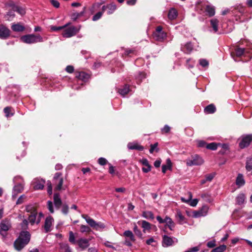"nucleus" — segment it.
Masks as SVG:
<instances>
[{
  "instance_id": "1",
  "label": "nucleus",
  "mask_w": 252,
  "mask_h": 252,
  "mask_svg": "<svg viewBox=\"0 0 252 252\" xmlns=\"http://www.w3.org/2000/svg\"><path fill=\"white\" fill-rule=\"evenodd\" d=\"M31 237V234L28 231H20L18 237L17 238V251H20L28 245L30 241Z\"/></svg>"
},
{
  "instance_id": "2",
  "label": "nucleus",
  "mask_w": 252,
  "mask_h": 252,
  "mask_svg": "<svg viewBox=\"0 0 252 252\" xmlns=\"http://www.w3.org/2000/svg\"><path fill=\"white\" fill-rule=\"evenodd\" d=\"M21 42L27 44H33L43 41L42 37L40 34H29L20 37Z\"/></svg>"
},
{
  "instance_id": "3",
  "label": "nucleus",
  "mask_w": 252,
  "mask_h": 252,
  "mask_svg": "<svg viewBox=\"0 0 252 252\" xmlns=\"http://www.w3.org/2000/svg\"><path fill=\"white\" fill-rule=\"evenodd\" d=\"M5 7L8 12L4 16L5 20L10 21L15 17V12L16 11V5L13 1H9L5 5Z\"/></svg>"
},
{
  "instance_id": "4",
  "label": "nucleus",
  "mask_w": 252,
  "mask_h": 252,
  "mask_svg": "<svg viewBox=\"0 0 252 252\" xmlns=\"http://www.w3.org/2000/svg\"><path fill=\"white\" fill-rule=\"evenodd\" d=\"M82 217L84 219L86 222L90 225L91 227L96 230L102 229L105 228V226L104 223L101 222H96L94 220L91 218L89 216L86 215H82Z\"/></svg>"
},
{
  "instance_id": "5",
  "label": "nucleus",
  "mask_w": 252,
  "mask_h": 252,
  "mask_svg": "<svg viewBox=\"0 0 252 252\" xmlns=\"http://www.w3.org/2000/svg\"><path fill=\"white\" fill-rule=\"evenodd\" d=\"M11 226V223L9 220L7 219L3 220L0 223V235L3 238L6 236V232L10 228Z\"/></svg>"
},
{
  "instance_id": "6",
  "label": "nucleus",
  "mask_w": 252,
  "mask_h": 252,
  "mask_svg": "<svg viewBox=\"0 0 252 252\" xmlns=\"http://www.w3.org/2000/svg\"><path fill=\"white\" fill-rule=\"evenodd\" d=\"M79 29L72 26L66 28H65L62 34L64 38H69L75 35L79 32Z\"/></svg>"
},
{
  "instance_id": "7",
  "label": "nucleus",
  "mask_w": 252,
  "mask_h": 252,
  "mask_svg": "<svg viewBox=\"0 0 252 252\" xmlns=\"http://www.w3.org/2000/svg\"><path fill=\"white\" fill-rule=\"evenodd\" d=\"M204 163V160L198 155L192 156L190 159L187 160V164L188 166L200 165Z\"/></svg>"
},
{
  "instance_id": "8",
  "label": "nucleus",
  "mask_w": 252,
  "mask_h": 252,
  "mask_svg": "<svg viewBox=\"0 0 252 252\" xmlns=\"http://www.w3.org/2000/svg\"><path fill=\"white\" fill-rule=\"evenodd\" d=\"M53 181L54 184L56 185L55 189L56 190H60L62 188L63 182L62 173L61 172L56 173L53 178Z\"/></svg>"
},
{
  "instance_id": "9",
  "label": "nucleus",
  "mask_w": 252,
  "mask_h": 252,
  "mask_svg": "<svg viewBox=\"0 0 252 252\" xmlns=\"http://www.w3.org/2000/svg\"><path fill=\"white\" fill-rule=\"evenodd\" d=\"M153 36L156 40L162 41L166 37V33L162 31L161 26H158L154 32Z\"/></svg>"
},
{
  "instance_id": "10",
  "label": "nucleus",
  "mask_w": 252,
  "mask_h": 252,
  "mask_svg": "<svg viewBox=\"0 0 252 252\" xmlns=\"http://www.w3.org/2000/svg\"><path fill=\"white\" fill-rule=\"evenodd\" d=\"M252 141V135L248 134L241 137V140L239 143V147L241 149H244L248 147Z\"/></svg>"
},
{
  "instance_id": "11",
  "label": "nucleus",
  "mask_w": 252,
  "mask_h": 252,
  "mask_svg": "<svg viewBox=\"0 0 252 252\" xmlns=\"http://www.w3.org/2000/svg\"><path fill=\"white\" fill-rule=\"evenodd\" d=\"M178 239L176 238L169 237L167 235L162 236V246L163 247H169L172 246L174 243H177Z\"/></svg>"
},
{
  "instance_id": "12",
  "label": "nucleus",
  "mask_w": 252,
  "mask_h": 252,
  "mask_svg": "<svg viewBox=\"0 0 252 252\" xmlns=\"http://www.w3.org/2000/svg\"><path fill=\"white\" fill-rule=\"evenodd\" d=\"M54 221V220L51 216H49L46 218L44 225L43 226L45 233H48L52 230V227Z\"/></svg>"
},
{
  "instance_id": "13",
  "label": "nucleus",
  "mask_w": 252,
  "mask_h": 252,
  "mask_svg": "<svg viewBox=\"0 0 252 252\" xmlns=\"http://www.w3.org/2000/svg\"><path fill=\"white\" fill-rule=\"evenodd\" d=\"M101 9L104 12L106 11L107 14L111 15L114 13L117 9V5L114 2L108 3L103 5L101 7Z\"/></svg>"
},
{
  "instance_id": "14",
  "label": "nucleus",
  "mask_w": 252,
  "mask_h": 252,
  "mask_svg": "<svg viewBox=\"0 0 252 252\" xmlns=\"http://www.w3.org/2000/svg\"><path fill=\"white\" fill-rule=\"evenodd\" d=\"M45 181L42 179H35L33 181V188L35 190L42 189L44 188Z\"/></svg>"
},
{
  "instance_id": "15",
  "label": "nucleus",
  "mask_w": 252,
  "mask_h": 252,
  "mask_svg": "<svg viewBox=\"0 0 252 252\" xmlns=\"http://www.w3.org/2000/svg\"><path fill=\"white\" fill-rule=\"evenodd\" d=\"M10 35V30L3 25H0V38L5 39Z\"/></svg>"
},
{
  "instance_id": "16",
  "label": "nucleus",
  "mask_w": 252,
  "mask_h": 252,
  "mask_svg": "<svg viewBox=\"0 0 252 252\" xmlns=\"http://www.w3.org/2000/svg\"><path fill=\"white\" fill-rule=\"evenodd\" d=\"M77 243L81 250H84L90 245L89 240L86 238H80L77 240Z\"/></svg>"
},
{
  "instance_id": "17",
  "label": "nucleus",
  "mask_w": 252,
  "mask_h": 252,
  "mask_svg": "<svg viewBox=\"0 0 252 252\" xmlns=\"http://www.w3.org/2000/svg\"><path fill=\"white\" fill-rule=\"evenodd\" d=\"M208 209L209 207L207 205H203L199 211L194 212V216L196 218L205 216L207 214Z\"/></svg>"
},
{
  "instance_id": "18",
  "label": "nucleus",
  "mask_w": 252,
  "mask_h": 252,
  "mask_svg": "<svg viewBox=\"0 0 252 252\" xmlns=\"http://www.w3.org/2000/svg\"><path fill=\"white\" fill-rule=\"evenodd\" d=\"M245 48L236 47L234 48V51L231 52V55L233 58H234L235 56L241 57L245 54Z\"/></svg>"
},
{
  "instance_id": "19",
  "label": "nucleus",
  "mask_w": 252,
  "mask_h": 252,
  "mask_svg": "<svg viewBox=\"0 0 252 252\" xmlns=\"http://www.w3.org/2000/svg\"><path fill=\"white\" fill-rule=\"evenodd\" d=\"M86 7L84 6L83 8V10L80 12H74L70 15V18L73 21H76L77 20L84 16L86 12Z\"/></svg>"
},
{
  "instance_id": "20",
  "label": "nucleus",
  "mask_w": 252,
  "mask_h": 252,
  "mask_svg": "<svg viewBox=\"0 0 252 252\" xmlns=\"http://www.w3.org/2000/svg\"><path fill=\"white\" fill-rule=\"evenodd\" d=\"M53 200L55 208L57 209H59L62 204V201L59 193H55L54 194Z\"/></svg>"
},
{
  "instance_id": "21",
  "label": "nucleus",
  "mask_w": 252,
  "mask_h": 252,
  "mask_svg": "<svg viewBox=\"0 0 252 252\" xmlns=\"http://www.w3.org/2000/svg\"><path fill=\"white\" fill-rule=\"evenodd\" d=\"M137 223L141 226L143 228V231L144 233L146 231H150L151 229V224L146 220H139Z\"/></svg>"
},
{
  "instance_id": "22",
  "label": "nucleus",
  "mask_w": 252,
  "mask_h": 252,
  "mask_svg": "<svg viewBox=\"0 0 252 252\" xmlns=\"http://www.w3.org/2000/svg\"><path fill=\"white\" fill-rule=\"evenodd\" d=\"M24 181L20 176H17V193L21 192L24 189Z\"/></svg>"
},
{
  "instance_id": "23",
  "label": "nucleus",
  "mask_w": 252,
  "mask_h": 252,
  "mask_svg": "<svg viewBox=\"0 0 252 252\" xmlns=\"http://www.w3.org/2000/svg\"><path fill=\"white\" fill-rule=\"evenodd\" d=\"M189 195V198L187 200L185 199L184 198H182L181 200L184 202H188L189 201H190V202L189 203L190 205L192 207H195L197 205L198 200L197 199H194L193 200H191L192 199V194L190 192H189L188 193Z\"/></svg>"
},
{
  "instance_id": "24",
  "label": "nucleus",
  "mask_w": 252,
  "mask_h": 252,
  "mask_svg": "<svg viewBox=\"0 0 252 252\" xmlns=\"http://www.w3.org/2000/svg\"><path fill=\"white\" fill-rule=\"evenodd\" d=\"M76 77L84 82L87 81L90 78V75L84 71L76 73Z\"/></svg>"
},
{
  "instance_id": "25",
  "label": "nucleus",
  "mask_w": 252,
  "mask_h": 252,
  "mask_svg": "<svg viewBox=\"0 0 252 252\" xmlns=\"http://www.w3.org/2000/svg\"><path fill=\"white\" fill-rule=\"evenodd\" d=\"M3 112L5 114V116L7 118L11 117L14 115L15 110L14 109L10 106H7L3 109Z\"/></svg>"
},
{
  "instance_id": "26",
  "label": "nucleus",
  "mask_w": 252,
  "mask_h": 252,
  "mask_svg": "<svg viewBox=\"0 0 252 252\" xmlns=\"http://www.w3.org/2000/svg\"><path fill=\"white\" fill-rule=\"evenodd\" d=\"M236 185L238 188H240L245 184V180L242 174L239 173L236 177Z\"/></svg>"
},
{
  "instance_id": "27",
  "label": "nucleus",
  "mask_w": 252,
  "mask_h": 252,
  "mask_svg": "<svg viewBox=\"0 0 252 252\" xmlns=\"http://www.w3.org/2000/svg\"><path fill=\"white\" fill-rule=\"evenodd\" d=\"M59 246V252H72L70 247L67 243H60Z\"/></svg>"
},
{
  "instance_id": "28",
  "label": "nucleus",
  "mask_w": 252,
  "mask_h": 252,
  "mask_svg": "<svg viewBox=\"0 0 252 252\" xmlns=\"http://www.w3.org/2000/svg\"><path fill=\"white\" fill-rule=\"evenodd\" d=\"M205 11L209 17L213 16L215 14V7L211 5H207L205 7Z\"/></svg>"
},
{
  "instance_id": "29",
  "label": "nucleus",
  "mask_w": 252,
  "mask_h": 252,
  "mask_svg": "<svg viewBox=\"0 0 252 252\" xmlns=\"http://www.w3.org/2000/svg\"><path fill=\"white\" fill-rule=\"evenodd\" d=\"M127 147L130 150H137L138 151H143L144 147L136 143H129L127 144Z\"/></svg>"
},
{
  "instance_id": "30",
  "label": "nucleus",
  "mask_w": 252,
  "mask_h": 252,
  "mask_svg": "<svg viewBox=\"0 0 252 252\" xmlns=\"http://www.w3.org/2000/svg\"><path fill=\"white\" fill-rule=\"evenodd\" d=\"M146 74L144 72L139 71L135 75V79L136 83L139 84L142 82V80L145 78Z\"/></svg>"
},
{
  "instance_id": "31",
  "label": "nucleus",
  "mask_w": 252,
  "mask_h": 252,
  "mask_svg": "<svg viewBox=\"0 0 252 252\" xmlns=\"http://www.w3.org/2000/svg\"><path fill=\"white\" fill-rule=\"evenodd\" d=\"M204 111L206 114H213L216 111V108L214 104H210L205 107Z\"/></svg>"
},
{
  "instance_id": "32",
  "label": "nucleus",
  "mask_w": 252,
  "mask_h": 252,
  "mask_svg": "<svg viewBox=\"0 0 252 252\" xmlns=\"http://www.w3.org/2000/svg\"><path fill=\"white\" fill-rule=\"evenodd\" d=\"M29 222L27 220L24 219L19 224L18 230L21 231H28Z\"/></svg>"
},
{
  "instance_id": "33",
  "label": "nucleus",
  "mask_w": 252,
  "mask_h": 252,
  "mask_svg": "<svg viewBox=\"0 0 252 252\" xmlns=\"http://www.w3.org/2000/svg\"><path fill=\"white\" fill-rule=\"evenodd\" d=\"M104 3V1H101V2H95L93 3L92 6L90 8L91 13L93 14L95 12V11L99 8Z\"/></svg>"
},
{
  "instance_id": "34",
  "label": "nucleus",
  "mask_w": 252,
  "mask_h": 252,
  "mask_svg": "<svg viewBox=\"0 0 252 252\" xmlns=\"http://www.w3.org/2000/svg\"><path fill=\"white\" fill-rule=\"evenodd\" d=\"M219 23V20L216 18L212 19L210 20L211 26L215 32L218 31Z\"/></svg>"
},
{
  "instance_id": "35",
  "label": "nucleus",
  "mask_w": 252,
  "mask_h": 252,
  "mask_svg": "<svg viewBox=\"0 0 252 252\" xmlns=\"http://www.w3.org/2000/svg\"><path fill=\"white\" fill-rule=\"evenodd\" d=\"M165 221H166L165 223H166V225L168 226V227L170 229V230H173L175 226V224L172 219L170 217L166 216Z\"/></svg>"
},
{
  "instance_id": "36",
  "label": "nucleus",
  "mask_w": 252,
  "mask_h": 252,
  "mask_svg": "<svg viewBox=\"0 0 252 252\" xmlns=\"http://www.w3.org/2000/svg\"><path fill=\"white\" fill-rule=\"evenodd\" d=\"M142 217L148 219L153 220L154 219V214L151 211H143L142 214Z\"/></svg>"
},
{
  "instance_id": "37",
  "label": "nucleus",
  "mask_w": 252,
  "mask_h": 252,
  "mask_svg": "<svg viewBox=\"0 0 252 252\" xmlns=\"http://www.w3.org/2000/svg\"><path fill=\"white\" fill-rule=\"evenodd\" d=\"M172 166V163L169 158L166 160V164L162 165V172L163 173H165L168 169H171Z\"/></svg>"
},
{
  "instance_id": "38",
  "label": "nucleus",
  "mask_w": 252,
  "mask_h": 252,
  "mask_svg": "<svg viewBox=\"0 0 252 252\" xmlns=\"http://www.w3.org/2000/svg\"><path fill=\"white\" fill-rule=\"evenodd\" d=\"M176 218L180 224H183L186 222L185 217L182 214L180 211H177L176 215Z\"/></svg>"
},
{
  "instance_id": "39",
  "label": "nucleus",
  "mask_w": 252,
  "mask_h": 252,
  "mask_svg": "<svg viewBox=\"0 0 252 252\" xmlns=\"http://www.w3.org/2000/svg\"><path fill=\"white\" fill-rule=\"evenodd\" d=\"M177 11L174 8L171 9L168 12V17L171 20L175 19L177 17Z\"/></svg>"
},
{
  "instance_id": "40",
  "label": "nucleus",
  "mask_w": 252,
  "mask_h": 252,
  "mask_svg": "<svg viewBox=\"0 0 252 252\" xmlns=\"http://www.w3.org/2000/svg\"><path fill=\"white\" fill-rule=\"evenodd\" d=\"M246 169L247 171L251 172L252 175V158H247L246 165Z\"/></svg>"
},
{
  "instance_id": "41",
  "label": "nucleus",
  "mask_w": 252,
  "mask_h": 252,
  "mask_svg": "<svg viewBox=\"0 0 252 252\" xmlns=\"http://www.w3.org/2000/svg\"><path fill=\"white\" fill-rule=\"evenodd\" d=\"M246 196L244 193L239 194L236 197L237 203L239 205L243 204L245 200Z\"/></svg>"
},
{
  "instance_id": "42",
  "label": "nucleus",
  "mask_w": 252,
  "mask_h": 252,
  "mask_svg": "<svg viewBox=\"0 0 252 252\" xmlns=\"http://www.w3.org/2000/svg\"><path fill=\"white\" fill-rule=\"evenodd\" d=\"M129 92V86L127 85H125L123 88L119 90V93L123 96H125L128 94Z\"/></svg>"
},
{
  "instance_id": "43",
  "label": "nucleus",
  "mask_w": 252,
  "mask_h": 252,
  "mask_svg": "<svg viewBox=\"0 0 252 252\" xmlns=\"http://www.w3.org/2000/svg\"><path fill=\"white\" fill-rule=\"evenodd\" d=\"M37 216V212L31 214L28 217V220L31 225L35 223L36 217Z\"/></svg>"
},
{
  "instance_id": "44",
  "label": "nucleus",
  "mask_w": 252,
  "mask_h": 252,
  "mask_svg": "<svg viewBox=\"0 0 252 252\" xmlns=\"http://www.w3.org/2000/svg\"><path fill=\"white\" fill-rule=\"evenodd\" d=\"M193 49V45L190 42H187L185 44L183 51L186 53H190Z\"/></svg>"
},
{
  "instance_id": "45",
  "label": "nucleus",
  "mask_w": 252,
  "mask_h": 252,
  "mask_svg": "<svg viewBox=\"0 0 252 252\" xmlns=\"http://www.w3.org/2000/svg\"><path fill=\"white\" fill-rule=\"evenodd\" d=\"M124 236L129 238L130 240L132 242L135 241L134 236L130 230H126L124 233Z\"/></svg>"
},
{
  "instance_id": "46",
  "label": "nucleus",
  "mask_w": 252,
  "mask_h": 252,
  "mask_svg": "<svg viewBox=\"0 0 252 252\" xmlns=\"http://www.w3.org/2000/svg\"><path fill=\"white\" fill-rule=\"evenodd\" d=\"M17 12L23 16L26 14V7L25 6L17 5Z\"/></svg>"
},
{
  "instance_id": "47",
  "label": "nucleus",
  "mask_w": 252,
  "mask_h": 252,
  "mask_svg": "<svg viewBox=\"0 0 252 252\" xmlns=\"http://www.w3.org/2000/svg\"><path fill=\"white\" fill-rule=\"evenodd\" d=\"M104 11L101 9V11L97 12L95 13L92 17V20L93 21H96L100 19L102 16Z\"/></svg>"
},
{
  "instance_id": "48",
  "label": "nucleus",
  "mask_w": 252,
  "mask_h": 252,
  "mask_svg": "<svg viewBox=\"0 0 252 252\" xmlns=\"http://www.w3.org/2000/svg\"><path fill=\"white\" fill-rule=\"evenodd\" d=\"M136 53H137L136 50L134 48L126 49L125 50V52H124L123 55L130 57V54L136 55Z\"/></svg>"
},
{
  "instance_id": "49",
  "label": "nucleus",
  "mask_w": 252,
  "mask_h": 252,
  "mask_svg": "<svg viewBox=\"0 0 252 252\" xmlns=\"http://www.w3.org/2000/svg\"><path fill=\"white\" fill-rule=\"evenodd\" d=\"M25 210L27 212L30 213L31 214L37 212L35 208L32 204L27 205Z\"/></svg>"
},
{
  "instance_id": "50",
  "label": "nucleus",
  "mask_w": 252,
  "mask_h": 252,
  "mask_svg": "<svg viewBox=\"0 0 252 252\" xmlns=\"http://www.w3.org/2000/svg\"><path fill=\"white\" fill-rule=\"evenodd\" d=\"M226 249V246L224 245H222L214 249L211 252H223Z\"/></svg>"
},
{
  "instance_id": "51",
  "label": "nucleus",
  "mask_w": 252,
  "mask_h": 252,
  "mask_svg": "<svg viewBox=\"0 0 252 252\" xmlns=\"http://www.w3.org/2000/svg\"><path fill=\"white\" fill-rule=\"evenodd\" d=\"M27 196L25 194H22L17 199V204H22L27 201Z\"/></svg>"
},
{
  "instance_id": "52",
  "label": "nucleus",
  "mask_w": 252,
  "mask_h": 252,
  "mask_svg": "<svg viewBox=\"0 0 252 252\" xmlns=\"http://www.w3.org/2000/svg\"><path fill=\"white\" fill-rule=\"evenodd\" d=\"M158 143L156 142L155 144H151L150 145V149L149 150V152L151 154L153 153L154 151H156L157 152H158L159 149L158 148Z\"/></svg>"
},
{
  "instance_id": "53",
  "label": "nucleus",
  "mask_w": 252,
  "mask_h": 252,
  "mask_svg": "<svg viewBox=\"0 0 252 252\" xmlns=\"http://www.w3.org/2000/svg\"><path fill=\"white\" fill-rule=\"evenodd\" d=\"M218 148V144L216 143L212 142L206 145V148L211 150H216Z\"/></svg>"
},
{
  "instance_id": "54",
  "label": "nucleus",
  "mask_w": 252,
  "mask_h": 252,
  "mask_svg": "<svg viewBox=\"0 0 252 252\" xmlns=\"http://www.w3.org/2000/svg\"><path fill=\"white\" fill-rule=\"evenodd\" d=\"M47 207L49 210V211L53 214L54 213V207H53V203L52 201L50 200H48L47 202Z\"/></svg>"
},
{
  "instance_id": "55",
  "label": "nucleus",
  "mask_w": 252,
  "mask_h": 252,
  "mask_svg": "<svg viewBox=\"0 0 252 252\" xmlns=\"http://www.w3.org/2000/svg\"><path fill=\"white\" fill-rule=\"evenodd\" d=\"M69 241L72 244H75L77 242L75 241V236L72 231L69 232Z\"/></svg>"
},
{
  "instance_id": "56",
  "label": "nucleus",
  "mask_w": 252,
  "mask_h": 252,
  "mask_svg": "<svg viewBox=\"0 0 252 252\" xmlns=\"http://www.w3.org/2000/svg\"><path fill=\"white\" fill-rule=\"evenodd\" d=\"M69 25V23L68 24H67L63 26H59V27H57V26H51V31H60L61 30H63L65 28H66L68 25Z\"/></svg>"
},
{
  "instance_id": "57",
  "label": "nucleus",
  "mask_w": 252,
  "mask_h": 252,
  "mask_svg": "<svg viewBox=\"0 0 252 252\" xmlns=\"http://www.w3.org/2000/svg\"><path fill=\"white\" fill-rule=\"evenodd\" d=\"M91 231V228L87 225H81L80 226V231L82 233L90 232Z\"/></svg>"
},
{
  "instance_id": "58",
  "label": "nucleus",
  "mask_w": 252,
  "mask_h": 252,
  "mask_svg": "<svg viewBox=\"0 0 252 252\" xmlns=\"http://www.w3.org/2000/svg\"><path fill=\"white\" fill-rule=\"evenodd\" d=\"M26 27L21 23H17V32H23L26 30Z\"/></svg>"
},
{
  "instance_id": "59",
  "label": "nucleus",
  "mask_w": 252,
  "mask_h": 252,
  "mask_svg": "<svg viewBox=\"0 0 252 252\" xmlns=\"http://www.w3.org/2000/svg\"><path fill=\"white\" fill-rule=\"evenodd\" d=\"M47 185L48 193L49 195H51L52 194V185L51 182L50 181H48Z\"/></svg>"
},
{
  "instance_id": "60",
  "label": "nucleus",
  "mask_w": 252,
  "mask_h": 252,
  "mask_svg": "<svg viewBox=\"0 0 252 252\" xmlns=\"http://www.w3.org/2000/svg\"><path fill=\"white\" fill-rule=\"evenodd\" d=\"M69 207L67 205L64 204L62 206V212L64 215H67L68 213Z\"/></svg>"
},
{
  "instance_id": "61",
  "label": "nucleus",
  "mask_w": 252,
  "mask_h": 252,
  "mask_svg": "<svg viewBox=\"0 0 252 252\" xmlns=\"http://www.w3.org/2000/svg\"><path fill=\"white\" fill-rule=\"evenodd\" d=\"M108 162V161L104 158H100L98 159V163L101 165H105Z\"/></svg>"
},
{
  "instance_id": "62",
  "label": "nucleus",
  "mask_w": 252,
  "mask_h": 252,
  "mask_svg": "<svg viewBox=\"0 0 252 252\" xmlns=\"http://www.w3.org/2000/svg\"><path fill=\"white\" fill-rule=\"evenodd\" d=\"M199 64L203 67H206L208 65V62L205 59H201L199 60Z\"/></svg>"
},
{
  "instance_id": "63",
  "label": "nucleus",
  "mask_w": 252,
  "mask_h": 252,
  "mask_svg": "<svg viewBox=\"0 0 252 252\" xmlns=\"http://www.w3.org/2000/svg\"><path fill=\"white\" fill-rule=\"evenodd\" d=\"M170 131V127L168 125H165L161 129V132L163 133H167Z\"/></svg>"
},
{
  "instance_id": "64",
  "label": "nucleus",
  "mask_w": 252,
  "mask_h": 252,
  "mask_svg": "<svg viewBox=\"0 0 252 252\" xmlns=\"http://www.w3.org/2000/svg\"><path fill=\"white\" fill-rule=\"evenodd\" d=\"M50 2L52 4V5L55 8H58L60 7V3L58 1L56 0H50Z\"/></svg>"
}]
</instances>
